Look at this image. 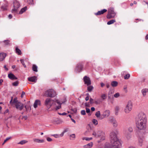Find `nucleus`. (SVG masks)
Wrapping results in <instances>:
<instances>
[{
	"mask_svg": "<svg viewBox=\"0 0 148 148\" xmlns=\"http://www.w3.org/2000/svg\"><path fill=\"white\" fill-rule=\"evenodd\" d=\"M118 133V131L116 129L112 131L110 136V143L112 145L108 144L105 146V148H113L112 147L114 148H119L121 147V144L117 136Z\"/></svg>",
	"mask_w": 148,
	"mask_h": 148,
	"instance_id": "f257e3e1",
	"label": "nucleus"
},
{
	"mask_svg": "<svg viewBox=\"0 0 148 148\" xmlns=\"http://www.w3.org/2000/svg\"><path fill=\"white\" fill-rule=\"evenodd\" d=\"M147 118L145 114L143 112H139L136 118V123L137 128L140 130L146 127Z\"/></svg>",
	"mask_w": 148,
	"mask_h": 148,
	"instance_id": "f03ea898",
	"label": "nucleus"
},
{
	"mask_svg": "<svg viewBox=\"0 0 148 148\" xmlns=\"http://www.w3.org/2000/svg\"><path fill=\"white\" fill-rule=\"evenodd\" d=\"M10 103L13 107L16 108L17 109L18 108V101L17 97H15L13 99V97H11Z\"/></svg>",
	"mask_w": 148,
	"mask_h": 148,
	"instance_id": "7ed1b4c3",
	"label": "nucleus"
},
{
	"mask_svg": "<svg viewBox=\"0 0 148 148\" xmlns=\"http://www.w3.org/2000/svg\"><path fill=\"white\" fill-rule=\"evenodd\" d=\"M132 107L133 105L132 102L131 101H128L124 109L125 112L126 114L130 113L132 109Z\"/></svg>",
	"mask_w": 148,
	"mask_h": 148,
	"instance_id": "20e7f679",
	"label": "nucleus"
},
{
	"mask_svg": "<svg viewBox=\"0 0 148 148\" xmlns=\"http://www.w3.org/2000/svg\"><path fill=\"white\" fill-rule=\"evenodd\" d=\"M45 95L47 97H53L56 95V92L52 89H49L47 90L45 92Z\"/></svg>",
	"mask_w": 148,
	"mask_h": 148,
	"instance_id": "39448f33",
	"label": "nucleus"
},
{
	"mask_svg": "<svg viewBox=\"0 0 148 148\" xmlns=\"http://www.w3.org/2000/svg\"><path fill=\"white\" fill-rule=\"evenodd\" d=\"M108 12L107 15V18L110 19L114 18L116 15V13L114 11V8H111L108 9Z\"/></svg>",
	"mask_w": 148,
	"mask_h": 148,
	"instance_id": "423d86ee",
	"label": "nucleus"
},
{
	"mask_svg": "<svg viewBox=\"0 0 148 148\" xmlns=\"http://www.w3.org/2000/svg\"><path fill=\"white\" fill-rule=\"evenodd\" d=\"M53 101H52L51 99L48 98H47L45 101V104L47 107L50 108L53 105Z\"/></svg>",
	"mask_w": 148,
	"mask_h": 148,
	"instance_id": "0eeeda50",
	"label": "nucleus"
},
{
	"mask_svg": "<svg viewBox=\"0 0 148 148\" xmlns=\"http://www.w3.org/2000/svg\"><path fill=\"white\" fill-rule=\"evenodd\" d=\"M110 113V110H105L103 113V114L101 115L103 116V117L101 116L100 117V119H102L105 117H107L109 116Z\"/></svg>",
	"mask_w": 148,
	"mask_h": 148,
	"instance_id": "6e6552de",
	"label": "nucleus"
},
{
	"mask_svg": "<svg viewBox=\"0 0 148 148\" xmlns=\"http://www.w3.org/2000/svg\"><path fill=\"white\" fill-rule=\"evenodd\" d=\"M84 81V84L87 86H89L91 84V82L90 78L86 76H85L83 78Z\"/></svg>",
	"mask_w": 148,
	"mask_h": 148,
	"instance_id": "1a4fd4ad",
	"label": "nucleus"
},
{
	"mask_svg": "<svg viewBox=\"0 0 148 148\" xmlns=\"http://www.w3.org/2000/svg\"><path fill=\"white\" fill-rule=\"evenodd\" d=\"M102 132L101 131H98L97 132L93 131L92 135L96 138L99 137L101 136Z\"/></svg>",
	"mask_w": 148,
	"mask_h": 148,
	"instance_id": "9d476101",
	"label": "nucleus"
},
{
	"mask_svg": "<svg viewBox=\"0 0 148 148\" xmlns=\"http://www.w3.org/2000/svg\"><path fill=\"white\" fill-rule=\"evenodd\" d=\"M14 9L12 10V12H16L17 9L18 8V2L16 1H13Z\"/></svg>",
	"mask_w": 148,
	"mask_h": 148,
	"instance_id": "9b49d317",
	"label": "nucleus"
},
{
	"mask_svg": "<svg viewBox=\"0 0 148 148\" xmlns=\"http://www.w3.org/2000/svg\"><path fill=\"white\" fill-rule=\"evenodd\" d=\"M83 67V64L82 63H78L76 67L75 70L77 72H80L82 70Z\"/></svg>",
	"mask_w": 148,
	"mask_h": 148,
	"instance_id": "f8f14e48",
	"label": "nucleus"
},
{
	"mask_svg": "<svg viewBox=\"0 0 148 148\" xmlns=\"http://www.w3.org/2000/svg\"><path fill=\"white\" fill-rule=\"evenodd\" d=\"M8 78L11 80L17 79L18 78L16 77L14 74L12 73H10L8 74Z\"/></svg>",
	"mask_w": 148,
	"mask_h": 148,
	"instance_id": "ddd939ff",
	"label": "nucleus"
},
{
	"mask_svg": "<svg viewBox=\"0 0 148 148\" xmlns=\"http://www.w3.org/2000/svg\"><path fill=\"white\" fill-rule=\"evenodd\" d=\"M41 105V102L40 100L38 99L36 100L34 104V107L35 108H36L38 105L40 106Z\"/></svg>",
	"mask_w": 148,
	"mask_h": 148,
	"instance_id": "4468645a",
	"label": "nucleus"
},
{
	"mask_svg": "<svg viewBox=\"0 0 148 148\" xmlns=\"http://www.w3.org/2000/svg\"><path fill=\"white\" fill-rule=\"evenodd\" d=\"M107 10L106 9H103L101 11H98L95 14V15H98L103 14L104 13L106 12Z\"/></svg>",
	"mask_w": 148,
	"mask_h": 148,
	"instance_id": "2eb2a0df",
	"label": "nucleus"
},
{
	"mask_svg": "<svg viewBox=\"0 0 148 148\" xmlns=\"http://www.w3.org/2000/svg\"><path fill=\"white\" fill-rule=\"evenodd\" d=\"M28 79L29 81L33 82H36L37 80V77L35 76L28 77Z\"/></svg>",
	"mask_w": 148,
	"mask_h": 148,
	"instance_id": "dca6fc26",
	"label": "nucleus"
},
{
	"mask_svg": "<svg viewBox=\"0 0 148 148\" xmlns=\"http://www.w3.org/2000/svg\"><path fill=\"white\" fill-rule=\"evenodd\" d=\"M124 134L125 136L128 140H129L131 138L132 134L130 133H128L126 131L124 133Z\"/></svg>",
	"mask_w": 148,
	"mask_h": 148,
	"instance_id": "f3484780",
	"label": "nucleus"
},
{
	"mask_svg": "<svg viewBox=\"0 0 148 148\" xmlns=\"http://www.w3.org/2000/svg\"><path fill=\"white\" fill-rule=\"evenodd\" d=\"M6 56V54L4 53H1L0 54V61H2Z\"/></svg>",
	"mask_w": 148,
	"mask_h": 148,
	"instance_id": "a211bd4d",
	"label": "nucleus"
},
{
	"mask_svg": "<svg viewBox=\"0 0 148 148\" xmlns=\"http://www.w3.org/2000/svg\"><path fill=\"white\" fill-rule=\"evenodd\" d=\"M56 102L58 104V106H56L55 108V110H57L61 108V105L62 104V103H60V102H59L58 100H56Z\"/></svg>",
	"mask_w": 148,
	"mask_h": 148,
	"instance_id": "6ab92c4d",
	"label": "nucleus"
},
{
	"mask_svg": "<svg viewBox=\"0 0 148 148\" xmlns=\"http://www.w3.org/2000/svg\"><path fill=\"white\" fill-rule=\"evenodd\" d=\"M141 92L143 97H145L147 94V93L148 92V89L147 88H144L143 89L141 90Z\"/></svg>",
	"mask_w": 148,
	"mask_h": 148,
	"instance_id": "aec40b11",
	"label": "nucleus"
},
{
	"mask_svg": "<svg viewBox=\"0 0 148 148\" xmlns=\"http://www.w3.org/2000/svg\"><path fill=\"white\" fill-rule=\"evenodd\" d=\"M93 143L92 142H90L89 143L83 146L84 148H91L92 146Z\"/></svg>",
	"mask_w": 148,
	"mask_h": 148,
	"instance_id": "412c9836",
	"label": "nucleus"
},
{
	"mask_svg": "<svg viewBox=\"0 0 148 148\" xmlns=\"http://www.w3.org/2000/svg\"><path fill=\"white\" fill-rule=\"evenodd\" d=\"M27 6H25L23 8L21 9L20 11L19 12V14H23L27 10Z\"/></svg>",
	"mask_w": 148,
	"mask_h": 148,
	"instance_id": "4be33fe9",
	"label": "nucleus"
},
{
	"mask_svg": "<svg viewBox=\"0 0 148 148\" xmlns=\"http://www.w3.org/2000/svg\"><path fill=\"white\" fill-rule=\"evenodd\" d=\"M120 109V108L118 106H116L115 108V114L116 115H118L119 110Z\"/></svg>",
	"mask_w": 148,
	"mask_h": 148,
	"instance_id": "5701e85b",
	"label": "nucleus"
},
{
	"mask_svg": "<svg viewBox=\"0 0 148 148\" xmlns=\"http://www.w3.org/2000/svg\"><path fill=\"white\" fill-rule=\"evenodd\" d=\"M111 84L113 87H115L117 86L118 82L116 81H113L111 82Z\"/></svg>",
	"mask_w": 148,
	"mask_h": 148,
	"instance_id": "b1692460",
	"label": "nucleus"
},
{
	"mask_svg": "<svg viewBox=\"0 0 148 148\" xmlns=\"http://www.w3.org/2000/svg\"><path fill=\"white\" fill-rule=\"evenodd\" d=\"M34 141L38 143H42L44 142L43 140H40L38 139H35L34 140Z\"/></svg>",
	"mask_w": 148,
	"mask_h": 148,
	"instance_id": "393cba45",
	"label": "nucleus"
},
{
	"mask_svg": "<svg viewBox=\"0 0 148 148\" xmlns=\"http://www.w3.org/2000/svg\"><path fill=\"white\" fill-rule=\"evenodd\" d=\"M38 67L36 65L34 64L32 66V70L33 71L37 72L38 71L37 70Z\"/></svg>",
	"mask_w": 148,
	"mask_h": 148,
	"instance_id": "a878e982",
	"label": "nucleus"
},
{
	"mask_svg": "<svg viewBox=\"0 0 148 148\" xmlns=\"http://www.w3.org/2000/svg\"><path fill=\"white\" fill-rule=\"evenodd\" d=\"M4 44V45H10V40H4L3 41Z\"/></svg>",
	"mask_w": 148,
	"mask_h": 148,
	"instance_id": "bb28decb",
	"label": "nucleus"
},
{
	"mask_svg": "<svg viewBox=\"0 0 148 148\" xmlns=\"http://www.w3.org/2000/svg\"><path fill=\"white\" fill-rule=\"evenodd\" d=\"M115 22H116L115 20L112 19V20H111L110 21H108L107 22V24L108 25H111V24H112L114 23Z\"/></svg>",
	"mask_w": 148,
	"mask_h": 148,
	"instance_id": "cd10ccee",
	"label": "nucleus"
},
{
	"mask_svg": "<svg viewBox=\"0 0 148 148\" xmlns=\"http://www.w3.org/2000/svg\"><path fill=\"white\" fill-rule=\"evenodd\" d=\"M95 115L97 118H99L100 119V117H101L100 112L99 111L97 112L95 114Z\"/></svg>",
	"mask_w": 148,
	"mask_h": 148,
	"instance_id": "c85d7f7f",
	"label": "nucleus"
},
{
	"mask_svg": "<svg viewBox=\"0 0 148 148\" xmlns=\"http://www.w3.org/2000/svg\"><path fill=\"white\" fill-rule=\"evenodd\" d=\"M88 86L87 87V90L89 92H91L93 88V87L92 86Z\"/></svg>",
	"mask_w": 148,
	"mask_h": 148,
	"instance_id": "c756f323",
	"label": "nucleus"
},
{
	"mask_svg": "<svg viewBox=\"0 0 148 148\" xmlns=\"http://www.w3.org/2000/svg\"><path fill=\"white\" fill-rule=\"evenodd\" d=\"M143 142V140L142 139L139 138L138 139V145L140 146H141L142 145V144Z\"/></svg>",
	"mask_w": 148,
	"mask_h": 148,
	"instance_id": "7c9ffc66",
	"label": "nucleus"
},
{
	"mask_svg": "<svg viewBox=\"0 0 148 148\" xmlns=\"http://www.w3.org/2000/svg\"><path fill=\"white\" fill-rule=\"evenodd\" d=\"M101 97L103 100H104L106 99L107 96L105 94H103L101 95Z\"/></svg>",
	"mask_w": 148,
	"mask_h": 148,
	"instance_id": "2f4dec72",
	"label": "nucleus"
},
{
	"mask_svg": "<svg viewBox=\"0 0 148 148\" xmlns=\"http://www.w3.org/2000/svg\"><path fill=\"white\" fill-rule=\"evenodd\" d=\"M24 107V106L23 104L19 102V110H22Z\"/></svg>",
	"mask_w": 148,
	"mask_h": 148,
	"instance_id": "473e14b6",
	"label": "nucleus"
},
{
	"mask_svg": "<svg viewBox=\"0 0 148 148\" xmlns=\"http://www.w3.org/2000/svg\"><path fill=\"white\" fill-rule=\"evenodd\" d=\"M27 3L31 5H34V0H27Z\"/></svg>",
	"mask_w": 148,
	"mask_h": 148,
	"instance_id": "72a5a7b5",
	"label": "nucleus"
},
{
	"mask_svg": "<svg viewBox=\"0 0 148 148\" xmlns=\"http://www.w3.org/2000/svg\"><path fill=\"white\" fill-rule=\"evenodd\" d=\"M113 126L114 127H116L118 126V123L116 121L112 123Z\"/></svg>",
	"mask_w": 148,
	"mask_h": 148,
	"instance_id": "f704fd0d",
	"label": "nucleus"
},
{
	"mask_svg": "<svg viewBox=\"0 0 148 148\" xmlns=\"http://www.w3.org/2000/svg\"><path fill=\"white\" fill-rule=\"evenodd\" d=\"M92 122L95 125H96L98 124V121L96 119H93L92 120Z\"/></svg>",
	"mask_w": 148,
	"mask_h": 148,
	"instance_id": "c9c22d12",
	"label": "nucleus"
},
{
	"mask_svg": "<svg viewBox=\"0 0 148 148\" xmlns=\"http://www.w3.org/2000/svg\"><path fill=\"white\" fill-rule=\"evenodd\" d=\"M20 60V61L21 62V63L22 64V65L24 66V67L25 68H26V65H25V64L24 63V60H23V59H21Z\"/></svg>",
	"mask_w": 148,
	"mask_h": 148,
	"instance_id": "e433bc0d",
	"label": "nucleus"
},
{
	"mask_svg": "<svg viewBox=\"0 0 148 148\" xmlns=\"http://www.w3.org/2000/svg\"><path fill=\"white\" fill-rule=\"evenodd\" d=\"M130 77V75L129 74H126L124 77L125 79H127Z\"/></svg>",
	"mask_w": 148,
	"mask_h": 148,
	"instance_id": "4c0bfd02",
	"label": "nucleus"
},
{
	"mask_svg": "<svg viewBox=\"0 0 148 148\" xmlns=\"http://www.w3.org/2000/svg\"><path fill=\"white\" fill-rule=\"evenodd\" d=\"M27 141L25 140H23L19 142V144L23 145L26 143H27Z\"/></svg>",
	"mask_w": 148,
	"mask_h": 148,
	"instance_id": "58836bf2",
	"label": "nucleus"
},
{
	"mask_svg": "<svg viewBox=\"0 0 148 148\" xmlns=\"http://www.w3.org/2000/svg\"><path fill=\"white\" fill-rule=\"evenodd\" d=\"M128 131L130 133H131L133 131V128L131 127H129L127 128Z\"/></svg>",
	"mask_w": 148,
	"mask_h": 148,
	"instance_id": "ea45409f",
	"label": "nucleus"
},
{
	"mask_svg": "<svg viewBox=\"0 0 148 148\" xmlns=\"http://www.w3.org/2000/svg\"><path fill=\"white\" fill-rule=\"evenodd\" d=\"M92 138H88V137H84L83 138V140H85L86 141H88L91 140L92 139Z\"/></svg>",
	"mask_w": 148,
	"mask_h": 148,
	"instance_id": "a19ab883",
	"label": "nucleus"
},
{
	"mask_svg": "<svg viewBox=\"0 0 148 148\" xmlns=\"http://www.w3.org/2000/svg\"><path fill=\"white\" fill-rule=\"evenodd\" d=\"M11 138V137H7L6 138V139L4 140L3 143V145L5 143H6L7 141L9 140Z\"/></svg>",
	"mask_w": 148,
	"mask_h": 148,
	"instance_id": "79ce46f5",
	"label": "nucleus"
},
{
	"mask_svg": "<svg viewBox=\"0 0 148 148\" xmlns=\"http://www.w3.org/2000/svg\"><path fill=\"white\" fill-rule=\"evenodd\" d=\"M18 84V82L16 81L12 83V85L14 86H16Z\"/></svg>",
	"mask_w": 148,
	"mask_h": 148,
	"instance_id": "37998d69",
	"label": "nucleus"
},
{
	"mask_svg": "<svg viewBox=\"0 0 148 148\" xmlns=\"http://www.w3.org/2000/svg\"><path fill=\"white\" fill-rule=\"evenodd\" d=\"M120 96V94L119 93H116L114 95V96L115 98H117Z\"/></svg>",
	"mask_w": 148,
	"mask_h": 148,
	"instance_id": "c03bdc74",
	"label": "nucleus"
},
{
	"mask_svg": "<svg viewBox=\"0 0 148 148\" xmlns=\"http://www.w3.org/2000/svg\"><path fill=\"white\" fill-rule=\"evenodd\" d=\"M116 121V120L113 118H112L110 120V122L112 123V124L113 123V122H114V121Z\"/></svg>",
	"mask_w": 148,
	"mask_h": 148,
	"instance_id": "a18cd8bd",
	"label": "nucleus"
},
{
	"mask_svg": "<svg viewBox=\"0 0 148 148\" xmlns=\"http://www.w3.org/2000/svg\"><path fill=\"white\" fill-rule=\"evenodd\" d=\"M81 113L82 115H85L86 114L85 111L84 110H82L81 111Z\"/></svg>",
	"mask_w": 148,
	"mask_h": 148,
	"instance_id": "49530a36",
	"label": "nucleus"
},
{
	"mask_svg": "<svg viewBox=\"0 0 148 148\" xmlns=\"http://www.w3.org/2000/svg\"><path fill=\"white\" fill-rule=\"evenodd\" d=\"M52 136H53L56 138H58L59 137V134H55L51 135Z\"/></svg>",
	"mask_w": 148,
	"mask_h": 148,
	"instance_id": "de8ad7c7",
	"label": "nucleus"
},
{
	"mask_svg": "<svg viewBox=\"0 0 148 148\" xmlns=\"http://www.w3.org/2000/svg\"><path fill=\"white\" fill-rule=\"evenodd\" d=\"M101 102H100L99 99H98L97 101H96L95 102V103L96 104H100Z\"/></svg>",
	"mask_w": 148,
	"mask_h": 148,
	"instance_id": "09e8293b",
	"label": "nucleus"
},
{
	"mask_svg": "<svg viewBox=\"0 0 148 148\" xmlns=\"http://www.w3.org/2000/svg\"><path fill=\"white\" fill-rule=\"evenodd\" d=\"M70 136V137L72 138H75V134H73L71 135Z\"/></svg>",
	"mask_w": 148,
	"mask_h": 148,
	"instance_id": "8fccbe9b",
	"label": "nucleus"
},
{
	"mask_svg": "<svg viewBox=\"0 0 148 148\" xmlns=\"http://www.w3.org/2000/svg\"><path fill=\"white\" fill-rule=\"evenodd\" d=\"M47 140L48 142H51L52 140V139L49 137H47Z\"/></svg>",
	"mask_w": 148,
	"mask_h": 148,
	"instance_id": "3c124183",
	"label": "nucleus"
},
{
	"mask_svg": "<svg viewBox=\"0 0 148 148\" xmlns=\"http://www.w3.org/2000/svg\"><path fill=\"white\" fill-rule=\"evenodd\" d=\"M69 130V128H65L64 130L63 131V132H64V133H66V132H68Z\"/></svg>",
	"mask_w": 148,
	"mask_h": 148,
	"instance_id": "603ef678",
	"label": "nucleus"
},
{
	"mask_svg": "<svg viewBox=\"0 0 148 148\" xmlns=\"http://www.w3.org/2000/svg\"><path fill=\"white\" fill-rule=\"evenodd\" d=\"M25 95V92H23V91L22 92V93L21 95V98H22L23 97H24V95Z\"/></svg>",
	"mask_w": 148,
	"mask_h": 148,
	"instance_id": "864d4df0",
	"label": "nucleus"
},
{
	"mask_svg": "<svg viewBox=\"0 0 148 148\" xmlns=\"http://www.w3.org/2000/svg\"><path fill=\"white\" fill-rule=\"evenodd\" d=\"M86 95H87V96L85 98V100L86 101H87L89 100V97H88L89 94L88 93H87L86 94Z\"/></svg>",
	"mask_w": 148,
	"mask_h": 148,
	"instance_id": "5fc2aeb1",
	"label": "nucleus"
},
{
	"mask_svg": "<svg viewBox=\"0 0 148 148\" xmlns=\"http://www.w3.org/2000/svg\"><path fill=\"white\" fill-rule=\"evenodd\" d=\"M16 52L18 55V47H16Z\"/></svg>",
	"mask_w": 148,
	"mask_h": 148,
	"instance_id": "6e6d98bb",
	"label": "nucleus"
},
{
	"mask_svg": "<svg viewBox=\"0 0 148 148\" xmlns=\"http://www.w3.org/2000/svg\"><path fill=\"white\" fill-rule=\"evenodd\" d=\"M86 112L87 113H89L90 111V109H89L88 108H86Z\"/></svg>",
	"mask_w": 148,
	"mask_h": 148,
	"instance_id": "4d7b16f0",
	"label": "nucleus"
},
{
	"mask_svg": "<svg viewBox=\"0 0 148 148\" xmlns=\"http://www.w3.org/2000/svg\"><path fill=\"white\" fill-rule=\"evenodd\" d=\"M64 133L63 132L60 134H59V137L63 136Z\"/></svg>",
	"mask_w": 148,
	"mask_h": 148,
	"instance_id": "13d9d810",
	"label": "nucleus"
},
{
	"mask_svg": "<svg viewBox=\"0 0 148 148\" xmlns=\"http://www.w3.org/2000/svg\"><path fill=\"white\" fill-rule=\"evenodd\" d=\"M93 99H92V98H90V99L89 101H90V103H93L92 101H93Z\"/></svg>",
	"mask_w": 148,
	"mask_h": 148,
	"instance_id": "bf43d9fd",
	"label": "nucleus"
},
{
	"mask_svg": "<svg viewBox=\"0 0 148 148\" xmlns=\"http://www.w3.org/2000/svg\"><path fill=\"white\" fill-rule=\"evenodd\" d=\"M108 97L109 99H110L111 98V95H110V92H109L108 93Z\"/></svg>",
	"mask_w": 148,
	"mask_h": 148,
	"instance_id": "052dcab7",
	"label": "nucleus"
},
{
	"mask_svg": "<svg viewBox=\"0 0 148 148\" xmlns=\"http://www.w3.org/2000/svg\"><path fill=\"white\" fill-rule=\"evenodd\" d=\"M109 84H108L107 83L106 84V86L107 88H109Z\"/></svg>",
	"mask_w": 148,
	"mask_h": 148,
	"instance_id": "680f3d73",
	"label": "nucleus"
},
{
	"mask_svg": "<svg viewBox=\"0 0 148 148\" xmlns=\"http://www.w3.org/2000/svg\"><path fill=\"white\" fill-rule=\"evenodd\" d=\"M3 80L2 79H0V86L1 85L2 83L3 82Z\"/></svg>",
	"mask_w": 148,
	"mask_h": 148,
	"instance_id": "e2e57ef3",
	"label": "nucleus"
},
{
	"mask_svg": "<svg viewBox=\"0 0 148 148\" xmlns=\"http://www.w3.org/2000/svg\"><path fill=\"white\" fill-rule=\"evenodd\" d=\"M12 15L11 14H10L8 15V18H9L11 19L12 18Z\"/></svg>",
	"mask_w": 148,
	"mask_h": 148,
	"instance_id": "0e129e2a",
	"label": "nucleus"
},
{
	"mask_svg": "<svg viewBox=\"0 0 148 148\" xmlns=\"http://www.w3.org/2000/svg\"><path fill=\"white\" fill-rule=\"evenodd\" d=\"M85 105L86 106L88 107V106H89V104L88 103H85Z\"/></svg>",
	"mask_w": 148,
	"mask_h": 148,
	"instance_id": "69168bd1",
	"label": "nucleus"
},
{
	"mask_svg": "<svg viewBox=\"0 0 148 148\" xmlns=\"http://www.w3.org/2000/svg\"><path fill=\"white\" fill-rule=\"evenodd\" d=\"M91 110L92 111H93L95 110V109L94 107H92L91 108Z\"/></svg>",
	"mask_w": 148,
	"mask_h": 148,
	"instance_id": "338daca9",
	"label": "nucleus"
},
{
	"mask_svg": "<svg viewBox=\"0 0 148 148\" xmlns=\"http://www.w3.org/2000/svg\"><path fill=\"white\" fill-rule=\"evenodd\" d=\"M101 86L102 87H103L105 85V84L103 83H101Z\"/></svg>",
	"mask_w": 148,
	"mask_h": 148,
	"instance_id": "774afa93",
	"label": "nucleus"
}]
</instances>
